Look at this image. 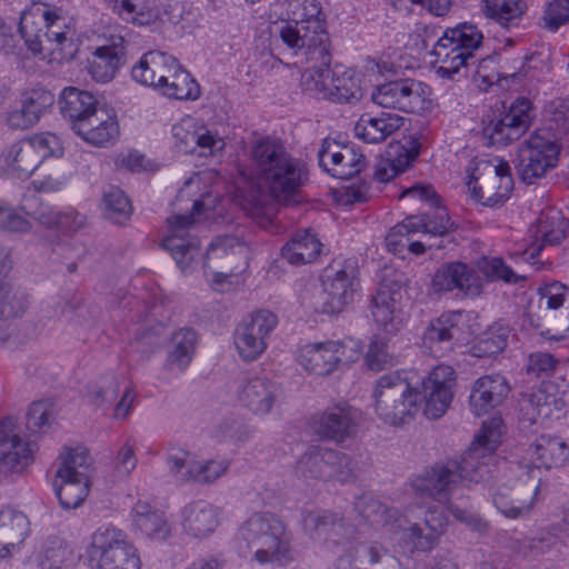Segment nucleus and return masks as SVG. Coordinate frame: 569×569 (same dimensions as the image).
<instances>
[{"mask_svg": "<svg viewBox=\"0 0 569 569\" xmlns=\"http://www.w3.org/2000/svg\"><path fill=\"white\" fill-rule=\"evenodd\" d=\"M170 472L179 481H197L200 472V457L181 448H170L167 453Z\"/></svg>", "mask_w": 569, "mask_h": 569, "instance_id": "nucleus-49", "label": "nucleus"}, {"mask_svg": "<svg viewBox=\"0 0 569 569\" xmlns=\"http://www.w3.org/2000/svg\"><path fill=\"white\" fill-rule=\"evenodd\" d=\"M61 139L51 132H41L12 143L1 156V168L11 178H29L49 157H61Z\"/></svg>", "mask_w": 569, "mask_h": 569, "instance_id": "nucleus-11", "label": "nucleus"}, {"mask_svg": "<svg viewBox=\"0 0 569 569\" xmlns=\"http://www.w3.org/2000/svg\"><path fill=\"white\" fill-rule=\"evenodd\" d=\"M124 56V37L111 36L109 43L97 47L88 60V72L91 78L101 83L111 81Z\"/></svg>", "mask_w": 569, "mask_h": 569, "instance_id": "nucleus-28", "label": "nucleus"}, {"mask_svg": "<svg viewBox=\"0 0 569 569\" xmlns=\"http://www.w3.org/2000/svg\"><path fill=\"white\" fill-rule=\"evenodd\" d=\"M178 59L172 54L160 51L150 50L142 54L139 61L132 68V78L153 90L157 84L166 80L169 71H174Z\"/></svg>", "mask_w": 569, "mask_h": 569, "instance_id": "nucleus-32", "label": "nucleus"}, {"mask_svg": "<svg viewBox=\"0 0 569 569\" xmlns=\"http://www.w3.org/2000/svg\"><path fill=\"white\" fill-rule=\"evenodd\" d=\"M543 28L557 31L562 24L569 22V0H553L549 2L543 11Z\"/></svg>", "mask_w": 569, "mask_h": 569, "instance_id": "nucleus-64", "label": "nucleus"}, {"mask_svg": "<svg viewBox=\"0 0 569 569\" xmlns=\"http://www.w3.org/2000/svg\"><path fill=\"white\" fill-rule=\"evenodd\" d=\"M482 32L473 24L462 23L447 29L432 46L430 62L438 64L437 73L451 79L461 68L469 69L476 63L475 51L482 43Z\"/></svg>", "mask_w": 569, "mask_h": 569, "instance_id": "nucleus-9", "label": "nucleus"}, {"mask_svg": "<svg viewBox=\"0 0 569 569\" xmlns=\"http://www.w3.org/2000/svg\"><path fill=\"white\" fill-rule=\"evenodd\" d=\"M476 268L488 281L503 280L516 283L519 279L513 270L498 257H481L477 260Z\"/></svg>", "mask_w": 569, "mask_h": 569, "instance_id": "nucleus-59", "label": "nucleus"}, {"mask_svg": "<svg viewBox=\"0 0 569 569\" xmlns=\"http://www.w3.org/2000/svg\"><path fill=\"white\" fill-rule=\"evenodd\" d=\"M171 132L174 146L184 153L198 152L200 156H217L226 147L222 137L192 117L182 118L172 126Z\"/></svg>", "mask_w": 569, "mask_h": 569, "instance_id": "nucleus-17", "label": "nucleus"}, {"mask_svg": "<svg viewBox=\"0 0 569 569\" xmlns=\"http://www.w3.org/2000/svg\"><path fill=\"white\" fill-rule=\"evenodd\" d=\"M569 136V101L558 99L545 107V126L526 138L518 149L517 170L532 184L553 169L559 160L560 140Z\"/></svg>", "mask_w": 569, "mask_h": 569, "instance_id": "nucleus-5", "label": "nucleus"}, {"mask_svg": "<svg viewBox=\"0 0 569 569\" xmlns=\"http://www.w3.org/2000/svg\"><path fill=\"white\" fill-rule=\"evenodd\" d=\"M61 459L54 480L56 493L64 509H74L84 501L89 492L88 453L83 448L69 449Z\"/></svg>", "mask_w": 569, "mask_h": 569, "instance_id": "nucleus-14", "label": "nucleus"}, {"mask_svg": "<svg viewBox=\"0 0 569 569\" xmlns=\"http://www.w3.org/2000/svg\"><path fill=\"white\" fill-rule=\"evenodd\" d=\"M446 526V517L440 513L431 512L425 519L423 526L413 523L401 530L399 546L403 552L412 553L413 551H429L438 542V539Z\"/></svg>", "mask_w": 569, "mask_h": 569, "instance_id": "nucleus-29", "label": "nucleus"}, {"mask_svg": "<svg viewBox=\"0 0 569 569\" xmlns=\"http://www.w3.org/2000/svg\"><path fill=\"white\" fill-rule=\"evenodd\" d=\"M132 523L137 531L151 541H164L171 536V526L160 510L146 501H137L131 511Z\"/></svg>", "mask_w": 569, "mask_h": 569, "instance_id": "nucleus-34", "label": "nucleus"}, {"mask_svg": "<svg viewBox=\"0 0 569 569\" xmlns=\"http://www.w3.org/2000/svg\"><path fill=\"white\" fill-rule=\"evenodd\" d=\"M123 379L116 376L102 377L87 387L86 397L96 407H104L117 401Z\"/></svg>", "mask_w": 569, "mask_h": 569, "instance_id": "nucleus-52", "label": "nucleus"}, {"mask_svg": "<svg viewBox=\"0 0 569 569\" xmlns=\"http://www.w3.org/2000/svg\"><path fill=\"white\" fill-rule=\"evenodd\" d=\"M113 12L138 26H149L158 19V11L150 0H119Z\"/></svg>", "mask_w": 569, "mask_h": 569, "instance_id": "nucleus-51", "label": "nucleus"}, {"mask_svg": "<svg viewBox=\"0 0 569 569\" xmlns=\"http://www.w3.org/2000/svg\"><path fill=\"white\" fill-rule=\"evenodd\" d=\"M238 541L246 545L260 565L284 567L296 559L292 531L271 512L251 515L239 528Z\"/></svg>", "mask_w": 569, "mask_h": 569, "instance_id": "nucleus-6", "label": "nucleus"}, {"mask_svg": "<svg viewBox=\"0 0 569 569\" xmlns=\"http://www.w3.org/2000/svg\"><path fill=\"white\" fill-rule=\"evenodd\" d=\"M336 526V517L326 511L310 510L302 513L303 531L312 539L327 538Z\"/></svg>", "mask_w": 569, "mask_h": 569, "instance_id": "nucleus-55", "label": "nucleus"}, {"mask_svg": "<svg viewBox=\"0 0 569 569\" xmlns=\"http://www.w3.org/2000/svg\"><path fill=\"white\" fill-rule=\"evenodd\" d=\"M479 167L473 168L467 181L471 198L486 207H496L502 204L512 190V178L510 167L507 162H500L497 166L486 163L482 171Z\"/></svg>", "mask_w": 569, "mask_h": 569, "instance_id": "nucleus-15", "label": "nucleus"}, {"mask_svg": "<svg viewBox=\"0 0 569 569\" xmlns=\"http://www.w3.org/2000/svg\"><path fill=\"white\" fill-rule=\"evenodd\" d=\"M287 18L274 27V33L296 53L305 50L323 61L329 40L318 0H287Z\"/></svg>", "mask_w": 569, "mask_h": 569, "instance_id": "nucleus-7", "label": "nucleus"}, {"mask_svg": "<svg viewBox=\"0 0 569 569\" xmlns=\"http://www.w3.org/2000/svg\"><path fill=\"white\" fill-rule=\"evenodd\" d=\"M379 279L372 296L371 313L375 321L386 328L391 320V280L387 269L381 271Z\"/></svg>", "mask_w": 569, "mask_h": 569, "instance_id": "nucleus-53", "label": "nucleus"}, {"mask_svg": "<svg viewBox=\"0 0 569 569\" xmlns=\"http://www.w3.org/2000/svg\"><path fill=\"white\" fill-rule=\"evenodd\" d=\"M532 463L546 470L559 469L569 463V447L558 436L542 435L528 448Z\"/></svg>", "mask_w": 569, "mask_h": 569, "instance_id": "nucleus-33", "label": "nucleus"}, {"mask_svg": "<svg viewBox=\"0 0 569 569\" xmlns=\"http://www.w3.org/2000/svg\"><path fill=\"white\" fill-rule=\"evenodd\" d=\"M485 133L492 146L507 147L520 139L525 132L521 127H517L515 122L508 121L507 118L502 117L500 120L490 123L485 129Z\"/></svg>", "mask_w": 569, "mask_h": 569, "instance_id": "nucleus-61", "label": "nucleus"}, {"mask_svg": "<svg viewBox=\"0 0 569 569\" xmlns=\"http://www.w3.org/2000/svg\"><path fill=\"white\" fill-rule=\"evenodd\" d=\"M569 407V391L560 390L552 382H543L539 389L519 401L521 419L530 425L539 419L559 418Z\"/></svg>", "mask_w": 569, "mask_h": 569, "instance_id": "nucleus-18", "label": "nucleus"}, {"mask_svg": "<svg viewBox=\"0 0 569 569\" xmlns=\"http://www.w3.org/2000/svg\"><path fill=\"white\" fill-rule=\"evenodd\" d=\"M247 259L248 248L240 239L233 236L217 237L206 253V276L216 290L226 291L238 281V274L247 268Z\"/></svg>", "mask_w": 569, "mask_h": 569, "instance_id": "nucleus-12", "label": "nucleus"}, {"mask_svg": "<svg viewBox=\"0 0 569 569\" xmlns=\"http://www.w3.org/2000/svg\"><path fill=\"white\" fill-rule=\"evenodd\" d=\"M365 360L367 367L375 372L387 368L390 362L388 335L375 336L369 345Z\"/></svg>", "mask_w": 569, "mask_h": 569, "instance_id": "nucleus-62", "label": "nucleus"}, {"mask_svg": "<svg viewBox=\"0 0 569 569\" xmlns=\"http://www.w3.org/2000/svg\"><path fill=\"white\" fill-rule=\"evenodd\" d=\"M20 210L28 217L38 221L41 226L54 229L59 217H71V207H54L42 203L36 196L24 197Z\"/></svg>", "mask_w": 569, "mask_h": 569, "instance_id": "nucleus-47", "label": "nucleus"}, {"mask_svg": "<svg viewBox=\"0 0 569 569\" xmlns=\"http://www.w3.org/2000/svg\"><path fill=\"white\" fill-rule=\"evenodd\" d=\"M410 121L403 117L393 116V178L407 171L420 151V143L416 134H403L398 138V130Z\"/></svg>", "mask_w": 569, "mask_h": 569, "instance_id": "nucleus-40", "label": "nucleus"}, {"mask_svg": "<svg viewBox=\"0 0 569 569\" xmlns=\"http://www.w3.org/2000/svg\"><path fill=\"white\" fill-rule=\"evenodd\" d=\"M253 171L240 170L233 202L261 228L269 229L276 202L289 203L308 180V170L274 138L260 137L250 143Z\"/></svg>", "mask_w": 569, "mask_h": 569, "instance_id": "nucleus-1", "label": "nucleus"}, {"mask_svg": "<svg viewBox=\"0 0 569 569\" xmlns=\"http://www.w3.org/2000/svg\"><path fill=\"white\" fill-rule=\"evenodd\" d=\"M510 390L507 378L500 373L478 378L469 396L471 411L478 417L487 415L507 399Z\"/></svg>", "mask_w": 569, "mask_h": 569, "instance_id": "nucleus-26", "label": "nucleus"}, {"mask_svg": "<svg viewBox=\"0 0 569 569\" xmlns=\"http://www.w3.org/2000/svg\"><path fill=\"white\" fill-rule=\"evenodd\" d=\"M386 116L387 118L361 119L355 127L356 136L369 143L386 140L391 134L389 113H386Z\"/></svg>", "mask_w": 569, "mask_h": 569, "instance_id": "nucleus-57", "label": "nucleus"}, {"mask_svg": "<svg viewBox=\"0 0 569 569\" xmlns=\"http://www.w3.org/2000/svg\"><path fill=\"white\" fill-rule=\"evenodd\" d=\"M299 52H302L306 56H311V59L319 60L322 63L321 67L309 68L302 72L300 80L302 90L312 97L328 99L329 94H332L329 88L330 78L333 77L331 74L332 69L327 67L329 53L322 61L317 59L312 53H306L305 50H300Z\"/></svg>", "mask_w": 569, "mask_h": 569, "instance_id": "nucleus-46", "label": "nucleus"}, {"mask_svg": "<svg viewBox=\"0 0 569 569\" xmlns=\"http://www.w3.org/2000/svg\"><path fill=\"white\" fill-rule=\"evenodd\" d=\"M91 569H140L141 562L127 535L110 523L98 527L86 549Z\"/></svg>", "mask_w": 569, "mask_h": 569, "instance_id": "nucleus-10", "label": "nucleus"}, {"mask_svg": "<svg viewBox=\"0 0 569 569\" xmlns=\"http://www.w3.org/2000/svg\"><path fill=\"white\" fill-rule=\"evenodd\" d=\"M337 461V451L312 447L297 461L296 471L301 477L328 480L327 467Z\"/></svg>", "mask_w": 569, "mask_h": 569, "instance_id": "nucleus-43", "label": "nucleus"}, {"mask_svg": "<svg viewBox=\"0 0 569 569\" xmlns=\"http://www.w3.org/2000/svg\"><path fill=\"white\" fill-rule=\"evenodd\" d=\"M559 537L555 528H547L540 530L537 536L531 538H523L516 540L511 549L512 551L525 559H536L540 556L557 550L559 548Z\"/></svg>", "mask_w": 569, "mask_h": 569, "instance_id": "nucleus-44", "label": "nucleus"}, {"mask_svg": "<svg viewBox=\"0 0 569 569\" xmlns=\"http://www.w3.org/2000/svg\"><path fill=\"white\" fill-rule=\"evenodd\" d=\"M455 380L453 368L446 365L437 366L427 379L416 371H398L393 375V395H399L400 399L393 405V425L412 418L422 400L427 418L442 417L452 401Z\"/></svg>", "mask_w": 569, "mask_h": 569, "instance_id": "nucleus-4", "label": "nucleus"}, {"mask_svg": "<svg viewBox=\"0 0 569 569\" xmlns=\"http://www.w3.org/2000/svg\"><path fill=\"white\" fill-rule=\"evenodd\" d=\"M166 78L154 89L160 96L169 99L192 101L200 97V86L179 61H177L174 71H169Z\"/></svg>", "mask_w": 569, "mask_h": 569, "instance_id": "nucleus-38", "label": "nucleus"}, {"mask_svg": "<svg viewBox=\"0 0 569 569\" xmlns=\"http://www.w3.org/2000/svg\"><path fill=\"white\" fill-rule=\"evenodd\" d=\"M104 216L114 223L126 222L131 213L132 207L122 190L111 188L103 197Z\"/></svg>", "mask_w": 569, "mask_h": 569, "instance_id": "nucleus-56", "label": "nucleus"}, {"mask_svg": "<svg viewBox=\"0 0 569 569\" xmlns=\"http://www.w3.org/2000/svg\"><path fill=\"white\" fill-rule=\"evenodd\" d=\"M33 449L18 419L6 417L0 421V463L12 471H20L31 463Z\"/></svg>", "mask_w": 569, "mask_h": 569, "instance_id": "nucleus-19", "label": "nucleus"}, {"mask_svg": "<svg viewBox=\"0 0 569 569\" xmlns=\"http://www.w3.org/2000/svg\"><path fill=\"white\" fill-rule=\"evenodd\" d=\"M338 341L310 342L299 349L297 361L309 373L327 376L338 368Z\"/></svg>", "mask_w": 569, "mask_h": 569, "instance_id": "nucleus-30", "label": "nucleus"}, {"mask_svg": "<svg viewBox=\"0 0 569 569\" xmlns=\"http://www.w3.org/2000/svg\"><path fill=\"white\" fill-rule=\"evenodd\" d=\"M539 490V483L533 482L519 483L512 488L500 486L492 490L491 499L496 509L507 519H525L532 512Z\"/></svg>", "mask_w": 569, "mask_h": 569, "instance_id": "nucleus-20", "label": "nucleus"}, {"mask_svg": "<svg viewBox=\"0 0 569 569\" xmlns=\"http://www.w3.org/2000/svg\"><path fill=\"white\" fill-rule=\"evenodd\" d=\"M486 14L503 28L519 23L526 6L522 0H483Z\"/></svg>", "mask_w": 569, "mask_h": 569, "instance_id": "nucleus-50", "label": "nucleus"}, {"mask_svg": "<svg viewBox=\"0 0 569 569\" xmlns=\"http://www.w3.org/2000/svg\"><path fill=\"white\" fill-rule=\"evenodd\" d=\"M517 63H519V68H513L512 72H498L496 70V60L492 57H486L483 59H476V63L471 64L470 68H475L473 70V79L479 84H485L486 87L492 86L493 83L498 82L501 78H519V77H527L528 70L531 68L530 64H528V68L526 67V62L523 59L516 60Z\"/></svg>", "mask_w": 569, "mask_h": 569, "instance_id": "nucleus-48", "label": "nucleus"}, {"mask_svg": "<svg viewBox=\"0 0 569 569\" xmlns=\"http://www.w3.org/2000/svg\"><path fill=\"white\" fill-rule=\"evenodd\" d=\"M10 269V254L6 248L0 247V343L6 342L11 335L9 319L21 312L9 281Z\"/></svg>", "mask_w": 569, "mask_h": 569, "instance_id": "nucleus-35", "label": "nucleus"}, {"mask_svg": "<svg viewBox=\"0 0 569 569\" xmlns=\"http://www.w3.org/2000/svg\"><path fill=\"white\" fill-rule=\"evenodd\" d=\"M221 510L204 500L186 505L180 511V528L184 536L203 540L212 536L221 523Z\"/></svg>", "mask_w": 569, "mask_h": 569, "instance_id": "nucleus-22", "label": "nucleus"}, {"mask_svg": "<svg viewBox=\"0 0 569 569\" xmlns=\"http://www.w3.org/2000/svg\"><path fill=\"white\" fill-rule=\"evenodd\" d=\"M278 385L266 376H253L242 380L237 390L239 402L257 417L270 415L278 402Z\"/></svg>", "mask_w": 569, "mask_h": 569, "instance_id": "nucleus-21", "label": "nucleus"}, {"mask_svg": "<svg viewBox=\"0 0 569 569\" xmlns=\"http://www.w3.org/2000/svg\"><path fill=\"white\" fill-rule=\"evenodd\" d=\"M18 31L28 50L42 60L69 61L77 52L71 19L52 4L32 1L20 13Z\"/></svg>", "mask_w": 569, "mask_h": 569, "instance_id": "nucleus-3", "label": "nucleus"}, {"mask_svg": "<svg viewBox=\"0 0 569 569\" xmlns=\"http://www.w3.org/2000/svg\"><path fill=\"white\" fill-rule=\"evenodd\" d=\"M359 281L352 264L327 269L319 284L306 287L299 295L300 305L308 311L335 315L353 302Z\"/></svg>", "mask_w": 569, "mask_h": 569, "instance_id": "nucleus-8", "label": "nucleus"}, {"mask_svg": "<svg viewBox=\"0 0 569 569\" xmlns=\"http://www.w3.org/2000/svg\"><path fill=\"white\" fill-rule=\"evenodd\" d=\"M29 533L30 521L24 512L13 507L0 509V560L19 553Z\"/></svg>", "mask_w": 569, "mask_h": 569, "instance_id": "nucleus-25", "label": "nucleus"}, {"mask_svg": "<svg viewBox=\"0 0 569 569\" xmlns=\"http://www.w3.org/2000/svg\"><path fill=\"white\" fill-rule=\"evenodd\" d=\"M206 192L192 202V213L176 214L168 219L169 233L163 239V248L170 252L177 266L183 273H190L194 270L201 257L200 243L198 238L191 236L189 230L196 222V216L208 207Z\"/></svg>", "mask_w": 569, "mask_h": 569, "instance_id": "nucleus-13", "label": "nucleus"}, {"mask_svg": "<svg viewBox=\"0 0 569 569\" xmlns=\"http://www.w3.org/2000/svg\"><path fill=\"white\" fill-rule=\"evenodd\" d=\"M418 221L423 227V233L433 237H443L453 228V222L445 209H437L432 213L421 214Z\"/></svg>", "mask_w": 569, "mask_h": 569, "instance_id": "nucleus-63", "label": "nucleus"}, {"mask_svg": "<svg viewBox=\"0 0 569 569\" xmlns=\"http://www.w3.org/2000/svg\"><path fill=\"white\" fill-rule=\"evenodd\" d=\"M197 342L198 335L192 328L174 331L167 346L162 370L172 377H181L192 362Z\"/></svg>", "mask_w": 569, "mask_h": 569, "instance_id": "nucleus-27", "label": "nucleus"}, {"mask_svg": "<svg viewBox=\"0 0 569 569\" xmlns=\"http://www.w3.org/2000/svg\"><path fill=\"white\" fill-rule=\"evenodd\" d=\"M432 290L438 293L449 292L455 289L467 296H479L482 284L473 270L460 261H451L441 264L433 274Z\"/></svg>", "mask_w": 569, "mask_h": 569, "instance_id": "nucleus-23", "label": "nucleus"}, {"mask_svg": "<svg viewBox=\"0 0 569 569\" xmlns=\"http://www.w3.org/2000/svg\"><path fill=\"white\" fill-rule=\"evenodd\" d=\"M278 325V317L269 310L254 312L236 330L234 346L243 361L258 359L267 349V339Z\"/></svg>", "mask_w": 569, "mask_h": 569, "instance_id": "nucleus-16", "label": "nucleus"}, {"mask_svg": "<svg viewBox=\"0 0 569 569\" xmlns=\"http://www.w3.org/2000/svg\"><path fill=\"white\" fill-rule=\"evenodd\" d=\"M318 159L320 167L331 174V169L340 166L342 160L352 161V147L326 139L318 151Z\"/></svg>", "mask_w": 569, "mask_h": 569, "instance_id": "nucleus-58", "label": "nucleus"}, {"mask_svg": "<svg viewBox=\"0 0 569 569\" xmlns=\"http://www.w3.org/2000/svg\"><path fill=\"white\" fill-rule=\"evenodd\" d=\"M358 411L349 406H336L323 411L316 421L317 432L327 439L343 441L357 428Z\"/></svg>", "mask_w": 569, "mask_h": 569, "instance_id": "nucleus-31", "label": "nucleus"}, {"mask_svg": "<svg viewBox=\"0 0 569 569\" xmlns=\"http://www.w3.org/2000/svg\"><path fill=\"white\" fill-rule=\"evenodd\" d=\"M51 103L52 96L47 91L26 93L20 104L8 113L7 122L13 129H28L39 121Z\"/></svg>", "mask_w": 569, "mask_h": 569, "instance_id": "nucleus-37", "label": "nucleus"}, {"mask_svg": "<svg viewBox=\"0 0 569 569\" xmlns=\"http://www.w3.org/2000/svg\"><path fill=\"white\" fill-rule=\"evenodd\" d=\"M58 103L63 117L71 122L72 130L101 107L91 92L74 87L64 88L59 96Z\"/></svg>", "mask_w": 569, "mask_h": 569, "instance_id": "nucleus-36", "label": "nucleus"}, {"mask_svg": "<svg viewBox=\"0 0 569 569\" xmlns=\"http://www.w3.org/2000/svg\"><path fill=\"white\" fill-rule=\"evenodd\" d=\"M329 100L336 102L358 101L362 97L360 78L356 71L343 66L332 68Z\"/></svg>", "mask_w": 569, "mask_h": 569, "instance_id": "nucleus-42", "label": "nucleus"}, {"mask_svg": "<svg viewBox=\"0 0 569 569\" xmlns=\"http://www.w3.org/2000/svg\"><path fill=\"white\" fill-rule=\"evenodd\" d=\"M460 313H445L432 321L425 332V341L429 345L446 343L449 348L453 342L462 340Z\"/></svg>", "mask_w": 569, "mask_h": 569, "instance_id": "nucleus-45", "label": "nucleus"}, {"mask_svg": "<svg viewBox=\"0 0 569 569\" xmlns=\"http://www.w3.org/2000/svg\"><path fill=\"white\" fill-rule=\"evenodd\" d=\"M503 421L492 417L485 421L460 461L436 465L412 481V488L421 498H431L445 507L462 495L459 491L478 483L490 473L493 453L501 443Z\"/></svg>", "mask_w": 569, "mask_h": 569, "instance_id": "nucleus-2", "label": "nucleus"}, {"mask_svg": "<svg viewBox=\"0 0 569 569\" xmlns=\"http://www.w3.org/2000/svg\"><path fill=\"white\" fill-rule=\"evenodd\" d=\"M377 73L373 74L375 82L371 93V100L375 104L389 108L391 107V69L388 61L380 60L376 64Z\"/></svg>", "mask_w": 569, "mask_h": 569, "instance_id": "nucleus-60", "label": "nucleus"}, {"mask_svg": "<svg viewBox=\"0 0 569 569\" xmlns=\"http://www.w3.org/2000/svg\"><path fill=\"white\" fill-rule=\"evenodd\" d=\"M321 252V243L309 230L296 232L282 247L281 256L290 264L301 266L313 262Z\"/></svg>", "mask_w": 569, "mask_h": 569, "instance_id": "nucleus-39", "label": "nucleus"}, {"mask_svg": "<svg viewBox=\"0 0 569 569\" xmlns=\"http://www.w3.org/2000/svg\"><path fill=\"white\" fill-rule=\"evenodd\" d=\"M509 337L508 327L501 323L492 325L478 339L475 346L478 357H488L500 353L507 346Z\"/></svg>", "mask_w": 569, "mask_h": 569, "instance_id": "nucleus-54", "label": "nucleus"}, {"mask_svg": "<svg viewBox=\"0 0 569 569\" xmlns=\"http://www.w3.org/2000/svg\"><path fill=\"white\" fill-rule=\"evenodd\" d=\"M425 84L410 78H398L393 68V109L413 113L422 109L425 103Z\"/></svg>", "mask_w": 569, "mask_h": 569, "instance_id": "nucleus-41", "label": "nucleus"}, {"mask_svg": "<svg viewBox=\"0 0 569 569\" xmlns=\"http://www.w3.org/2000/svg\"><path fill=\"white\" fill-rule=\"evenodd\" d=\"M73 132L87 143L106 148L119 137V123L116 111L107 106L98 108L87 117Z\"/></svg>", "mask_w": 569, "mask_h": 569, "instance_id": "nucleus-24", "label": "nucleus"}]
</instances>
